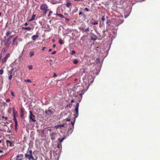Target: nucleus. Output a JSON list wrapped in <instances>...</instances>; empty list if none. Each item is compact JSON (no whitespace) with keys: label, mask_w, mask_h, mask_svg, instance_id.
Wrapping results in <instances>:
<instances>
[{"label":"nucleus","mask_w":160,"mask_h":160,"mask_svg":"<svg viewBox=\"0 0 160 160\" xmlns=\"http://www.w3.org/2000/svg\"><path fill=\"white\" fill-rule=\"evenodd\" d=\"M25 156L28 160H37V159L34 158L32 155V151L31 150L28 149Z\"/></svg>","instance_id":"1"},{"label":"nucleus","mask_w":160,"mask_h":160,"mask_svg":"<svg viewBox=\"0 0 160 160\" xmlns=\"http://www.w3.org/2000/svg\"><path fill=\"white\" fill-rule=\"evenodd\" d=\"M79 106V103H77L75 106V108L74 110L75 114L74 115V120L73 122H71V124L72 125L73 128H74V125L75 123V121L76 118L78 116V107Z\"/></svg>","instance_id":"2"},{"label":"nucleus","mask_w":160,"mask_h":160,"mask_svg":"<svg viewBox=\"0 0 160 160\" xmlns=\"http://www.w3.org/2000/svg\"><path fill=\"white\" fill-rule=\"evenodd\" d=\"M13 38V35H11L9 37L7 38L6 39L5 38V40L4 41L5 42V45L6 47H8L10 45L11 43V40Z\"/></svg>","instance_id":"3"},{"label":"nucleus","mask_w":160,"mask_h":160,"mask_svg":"<svg viewBox=\"0 0 160 160\" xmlns=\"http://www.w3.org/2000/svg\"><path fill=\"white\" fill-rule=\"evenodd\" d=\"M29 113H30V115L29 116V118L32 121L34 122H35L36 121L35 120V116H34L31 111H29Z\"/></svg>","instance_id":"4"},{"label":"nucleus","mask_w":160,"mask_h":160,"mask_svg":"<svg viewBox=\"0 0 160 160\" xmlns=\"http://www.w3.org/2000/svg\"><path fill=\"white\" fill-rule=\"evenodd\" d=\"M50 107H49L47 110H46L45 111V113L48 116H50L51 115L53 114V112L52 110L50 109Z\"/></svg>","instance_id":"5"},{"label":"nucleus","mask_w":160,"mask_h":160,"mask_svg":"<svg viewBox=\"0 0 160 160\" xmlns=\"http://www.w3.org/2000/svg\"><path fill=\"white\" fill-rule=\"evenodd\" d=\"M51 136V139L52 141H54L57 137V134L56 132H53L49 134Z\"/></svg>","instance_id":"6"},{"label":"nucleus","mask_w":160,"mask_h":160,"mask_svg":"<svg viewBox=\"0 0 160 160\" xmlns=\"http://www.w3.org/2000/svg\"><path fill=\"white\" fill-rule=\"evenodd\" d=\"M18 37L17 36L15 38H14L13 39L12 44L14 47H16L17 45L18 42L17 39H18Z\"/></svg>","instance_id":"7"},{"label":"nucleus","mask_w":160,"mask_h":160,"mask_svg":"<svg viewBox=\"0 0 160 160\" xmlns=\"http://www.w3.org/2000/svg\"><path fill=\"white\" fill-rule=\"evenodd\" d=\"M10 57V54L9 53H8L6 54V55L5 56L4 58H3L2 60V63H4L7 60V59L8 58Z\"/></svg>","instance_id":"8"},{"label":"nucleus","mask_w":160,"mask_h":160,"mask_svg":"<svg viewBox=\"0 0 160 160\" xmlns=\"http://www.w3.org/2000/svg\"><path fill=\"white\" fill-rule=\"evenodd\" d=\"M90 23L92 25H98V21L94 20V19L92 18L90 20Z\"/></svg>","instance_id":"9"},{"label":"nucleus","mask_w":160,"mask_h":160,"mask_svg":"<svg viewBox=\"0 0 160 160\" xmlns=\"http://www.w3.org/2000/svg\"><path fill=\"white\" fill-rule=\"evenodd\" d=\"M48 5L46 4H43L41 5L40 7V9L41 10L43 9H48Z\"/></svg>","instance_id":"10"},{"label":"nucleus","mask_w":160,"mask_h":160,"mask_svg":"<svg viewBox=\"0 0 160 160\" xmlns=\"http://www.w3.org/2000/svg\"><path fill=\"white\" fill-rule=\"evenodd\" d=\"M13 119L15 122V125H18V121L15 116V108H13Z\"/></svg>","instance_id":"11"},{"label":"nucleus","mask_w":160,"mask_h":160,"mask_svg":"<svg viewBox=\"0 0 160 160\" xmlns=\"http://www.w3.org/2000/svg\"><path fill=\"white\" fill-rule=\"evenodd\" d=\"M23 155H18L16 156V160H23Z\"/></svg>","instance_id":"12"},{"label":"nucleus","mask_w":160,"mask_h":160,"mask_svg":"<svg viewBox=\"0 0 160 160\" xmlns=\"http://www.w3.org/2000/svg\"><path fill=\"white\" fill-rule=\"evenodd\" d=\"M84 90H82L81 91V93H79L78 94V95H79V96H80V98H79V99L78 100V102H81V99L82 98V95H83L84 94Z\"/></svg>","instance_id":"13"},{"label":"nucleus","mask_w":160,"mask_h":160,"mask_svg":"<svg viewBox=\"0 0 160 160\" xmlns=\"http://www.w3.org/2000/svg\"><path fill=\"white\" fill-rule=\"evenodd\" d=\"M20 111H21V117L22 118H24V109L23 108H21V109H20Z\"/></svg>","instance_id":"14"},{"label":"nucleus","mask_w":160,"mask_h":160,"mask_svg":"<svg viewBox=\"0 0 160 160\" xmlns=\"http://www.w3.org/2000/svg\"><path fill=\"white\" fill-rule=\"evenodd\" d=\"M66 138V136H64V137L62 138V139H60L59 138H58V141L59 142V143H61L62 144V142Z\"/></svg>","instance_id":"15"},{"label":"nucleus","mask_w":160,"mask_h":160,"mask_svg":"<svg viewBox=\"0 0 160 160\" xmlns=\"http://www.w3.org/2000/svg\"><path fill=\"white\" fill-rule=\"evenodd\" d=\"M39 37V36L37 35H33L32 37L31 38L33 40L35 41Z\"/></svg>","instance_id":"16"},{"label":"nucleus","mask_w":160,"mask_h":160,"mask_svg":"<svg viewBox=\"0 0 160 160\" xmlns=\"http://www.w3.org/2000/svg\"><path fill=\"white\" fill-rule=\"evenodd\" d=\"M22 28L24 30H27L28 31H30L31 30H33V28H32L28 27H22Z\"/></svg>","instance_id":"17"},{"label":"nucleus","mask_w":160,"mask_h":160,"mask_svg":"<svg viewBox=\"0 0 160 160\" xmlns=\"http://www.w3.org/2000/svg\"><path fill=\"white\" fill-rule=\"evenodd\" d=\"M41 10L42 11L43 15H44L46 14L47 12L49 10V9H48H48H42Z\"/></svg>","instance_id":"18"},{"label":"nucleus","mask_w":160,"mask_h":160,"mask_svg":"<svg viewBox=\"0 0 160 160\" xmlns=\"http://www.w3.org/2000/svg\"><path fill=\"white\" fill-rule=\"evenodd\" d=\"M66 5L67 7L68 8H71L72 7V4L69 1H68L66 2Z\"/></svg>","instance_id":"19"},{"label":"nucleus","mask_w":160,"mask_h":160,"mask_svg":"<svg viewBox=\"0 0 160 160\" xmlns=\"http://www.w3.org/2000/svg\"><path fill=\"white\" fill-rule=\"evenodd\" d=\"M13 70V69H12L10 71V72H9V73H10V76H9V77H8V79L9 80H11L12 78V71Z\"/></svg>","instance_id":"20"},{"label":"nucleus","mask_w":160,"mask_h":160,"mask_svg":"<svg viewBox=\"0 0 160 160\" xmlns=\"http://www.w3.org/2000/svg\"><path fill=\"white\" fill-rule=\"evenodd\" d=\"M12 32H10L9 31H7V32L5 34L6 36L4 37V38H6V37H8L10 35L11 33Z\"/></svg>","instance_id":"21"},{"label":"nucleus","mask_w":160,"mask_h":160,"mask_svg":"<svg viewBox=\"0 0 160 160\" xmlns=\"http://www.w3.org/2000/svg\"><path fill=\"white\" fill-rule=\"evenodd\" d=\"M35 17H36L35 14H33L32 17L31 18V19H30L29 20V22H31V21H32L33 20H35Z\"/></svg>","instance_id":"22"},{"label":"nucleus","mask_w":160,"mask_h":160,"mask_svg":"<svg viewBox=\"0 0 160 160\" xmlns=\"http://www.w3.org/2000/svg\"><path fill=\"white\" fill-rule=\"evenodd\" d=\"M6 142L7 145H8L9 146H12V143L9 140H7Z\"/></svg>","instance_id":"23"},{"label":"nucleus","mask_w":160,"mask_h":160,"mask_svg":"<svg viewBox=\"0 0 160 160\" xmlns=\"http://www.w3.org/2000/svg\"><path fill=\"white\" fill-rule=\"evenodd\" d=\"M86 27V26H85L84 24H82L81 26L79 28V30H81L83 29H85V27Z\"/></svg>","instance_id":"24"},{"label":"nucleus","mask_w":160,"mask_h":160,"mask_svg":"<svg viewBox=\"0 0 160 160\" xmlns=\"http://www.w3.org/2000/svg\"><path fill=\"white\" fill-rule=\"evenodd\" d=\"M90 31V29L89 27H88L86 28H85V32H86V33L88 34V32H89Z\"/></svg>","instance_id":"25"},{"label":"nucleus","mask_w":160,"mask_h":160,"mask_svg":"<svg viewBox=\"0 0 160 160\" xmlns=\"http://www.w3.org/2000/svg\"><path fill=\"white\" fill-rule=\"evenodd\" d=\"M34 52L33 51H31L29 52V55L31 57H32L34 55Z\"/></svg>","instance_id":"26"},{"label":"nucleus","mask_w":160,"mask_h":160,"mask_svg":"<svg viewBox=\"0 0 160 160\" xmlns=\"http://www.w3.org/2000/svg\"><path fill=\"white\" fill-rule=\"evenodd\" d=\"M56 15L57 16H59L61 18H64L62 14H58V13H57L56 14Z\"/></svg>","instance_id":"27"},{"label":"nucleus","mask_w":160,"mask_h":160,"mask_svg":"<svg viewBox=\"0 0 160 160\" xmlns=\"http://www.w3.org/2000/svg\"><path fill=\"white\" fill-rule=\"evenodd\" d=\"M24 81L26 82H32L31 80L29 79H25Z\"/></svg>","instance_id":"28"},{"label":"nucleus","mask_w":160,"mask_h":160,"mask_svg":"<svg viewBox=\"0 0 160 160\" xmlns=\"http://www.w3.org/2000/svg\"><path fill=\"white\" fill-rule=\"evenodd\" d=\"M59 42L61 44H64V42H63V40L61 39H60L59 40Z\"/></svg>","instance_id":"29"},{"label":"nucleus","mask_w":160,"mask_h":160,"mask_svg":"<svg viewBox=\"0 0 160 160\" xmlns=\"http://www.w3.org/2000/svg\"><path fill=\"white\" fill-rule=\"evenodd\" d=\"M73 63L75 64H77L78 63V61L77 59H75L73 61Z\"/></svg>","instance_id":"30"},{"label":"nucleus","mask_w":160,"mask_h":160,"mask_svg":"<svg viewBox=\"0 0 160 160\" xmlns=\"http://www.w3.org/2000/svg\"><path fill=\"white\" fill-rule=\"evenodd\" d=\"M57 147L58 148H60L62 147V144L58 143L57 145Z\"/></svg>","instance_id":"31"},{"label":"nucleus","mask_w":160,"mask_h":160,"mask_svg":"<svg viewBox=\"0 0 160 160\" xmlns=\"http://www.w3.org/2000/svg\"><path fill=\"white\" fill-rule=\"evenodd\" d=\"M28 68L29 69V70H32L33 69V67L32 66H28Z\"/></svg>","instance_id":"32"},{"label":"nucleus","mask_w":160,"mask_h":160,"mask_svg":"<svg viewBox=\"0 0 160 160\" xmlns=\"http://www.w3.org/2000/svg\"><path fill=\"white\" fill-rule=\"evenodd\" d=\"M73 129V127L72 128L70 127L68 128V132L69 133L70 132V130H72Z\"/></svg>","instance_id":"33"},{"label":"nucleus","mask_w":160,"mask_h":160,"mask_svg":"<svg viewBox=\"0 0 160 160\" xmlns=\"http://www.w3.org/2000/svg\"><path fill=\"white\" fill-rule=\"evenodd\" d=\"M79 17H80V16H85V15L82 12H80L79 13Z\"/></svg>","instance_id":"34"},{"label":"nucleus","mask_w":160,"mask_h":160,"mask_svg":"<svg viewBox=\"0 0 160 160\" xmlns=\"http://www.w3.org/2000/svg\"><path fill=\"white\" fill-rule=\"evenodd\" d=\"M52 11H50L49 12V14H48V17H49L50 16V15H51L52 14Z\"/></svg>","instance_id":"35"},{"label":"nucleus","mask_w":160,"mask_h":160,"mask_svg":"<svg viewBox=\"0 0 160 160\" xmlns=\"http://www.w3.org/2000/svg\"><path fill=\"white\" fill-rule=\"evenodd\" d=\"M3 73V69L0 70V75H2Z\"/></svg>","instance_id":"36"},{"label":"nucleus","mask_w":160,"mask_h":160,"mask_svg":"<svg viewBox=\"0 0 160 160\" xmlns=\"http://www.w3.org/2000/svg\"><path fill=\"white\" fill-rule=\"evenodd\" d=\"M105 20V16H103L102 17V21H104Z\"/></svg>","instance_id":"37"},{"label":"nucleus","mask_w":160,"mask_h":160,"mask_svg":"<svg viewBox=\"0 0 160 160\" xmlns=\"http://www.w3.org/2000/svg\"><path fill=\"white\" fill-rule=\"evenodd\" d=\"M59 127H60L59 125H57V126H55L54 127V128L56 129L58 128Z\"/></svg>","instance_id":"38"},{"label":"nucleus","mask_w":160,"mask_h":160,"mask_svg":"<svg viewBox=\"0 0 160 160\" xmlns=\"http://www.w3.org/2000/svg\"><path fill=\"white\" fill-rule=\"evenodd\" d=\"M67 106H69L70 108H71L72 107V104H69L67 105Z\"/></svg>","instance_id":"39"},{"label":"nucleus","mask_w":160,"mask_h":160,"mask_svg":"<svg viewBox=\"0 0 160 160\" xmlns=\"http://www.w3.org/2000/svg\"><path fill=\"white\" fill-rule=\"evenodd\" d=\"M84 10L85 11H87V12H88V11H89V9H88V8H84Z\"/></svg>","instance_id":"40"},{"label":"nucleus","mask_w":160,"mask_h":160,"mask_svg":"<svg viewBox=\"0 0 160 160\" xmlns=\"http://www.w3.org/2000/svg\"><path fill=\"white\" fill-rule=\"evenodd\" d=\"M91 39L92 40H94V41H95L96 40V39L94 38H93V37H91Z\"/></svg>","instance_id":"41"},{"label":"nucleus","mask_w":160,"mask_h":160,"mask_svg":"<svg viewBox=\"0 0 160 160\" xmlns=\"http://www.w3.org/2000/svg\"><path fill=\"white\" fill-rule=\"evenodd\" d=\"M18 125H15V129L16 131L18 129Z\"/></svg>","instance_id":"42"},{"label":"nucleus","mask_w":160,"mask_h":160,"mask_svg":"<svg viewBox=\"0 0 160 160\" xmlns=\"http://www.w3.org/2000/svg\"><path fill=\"white\" fill-rule=\"evenodd\" d=\"M10 99H7L6 100V102H10Z\"/></svg>","instance_id":"43"},{"label":"nucleus","mask_w":160,"mask_h":160,"mask_svg":"<svg viewBox=\"0 0 160 160\" xmlns=\"http://www.w3.org/2000/svg\"><path fill=\"white\" fill-rule=\"evenodd\" d=\"M75 53V51H72V52H71V54H74Z\"/></svg>","instance_id":"44"},{"label":"nucleus","mask_w":160,"mask_h":160,"mask_svg":"<svg viewBox=\"0 0 160 160\" xmlns=\"http://www.w3.org/2000/svg\"><path fill=\"white\" fill-rule=\"evenodd\" d=\"M65 125H66V124H64L62 125H59L60 127H64Z\"/></svg>","instance_id":"45"},{"label":"nucleus","mask_w":160,"mask_h":160,"mask_svg":"<svg viewBox=\"0 0 160 160\" xmlns=\"http://www.w3.org/2000/svg\"><path fill=\"white\" fill-rule=\"evenodd\" d=\"M56 52V51H54V52H52V54H55Z\"/></svg>","instance_id":"46"},{"label":"nucleus","mask_w":160,"mask_h":160,"mask_svg":"<svg viewBox=\"0 0 160 160\" xmlns=\"http://www.w3.org/2000/svg\"><path fill=\"white\" fill-rule=\"evenodd\" d=\"M11 94L12 96H13V97H15V95L14 94V93L13 92H11Z\"/></svg>","instance_id":"47"},{"label":"nucleus","mask_w":160,"mask_h":160,"mask_svg":"<svg viewBox=\"0 0 160 160\" xmlns=\"http://www.w3.org/2000/svg\"><path fill=\"white\" fill-rule=\"evenodd\" d=\"M65 120H66L68 121H70L71 120V119L70 118H67V119H65Z\"/></svg>","instance_id":"48"},{"label":"nucleus","mask_w":160,"mask_h":160,"mask_svg":"<svg viewBox=\"0 0 160 160\" xmlns=\"http://www.w3.org/2000/svg\"><path fill=\"white\" fill-rule=\"evenodd\" d=\"M85 28L82 29V30H81V31H82V32H85Z\"/></svg>","instance_id":"49"},{"label":"nucleus","mask_w":160,"mask_h":160,"mask_svg":"<svg viewBox=\"0 0 160 160\" xmlns=\"http://www.w3.org/2000/svg\"><path fill=\"white\" fill-rule=\"evenodd\" d=\"M65 19H66V20H67V22H68L69 21V19H68L66 18H65Z\"/></svg>","instance_id":"50"},{"label":"nucleus","mask_w":160,"mask_h":160,"mask_svg":"<svg viewBox=\"0 0 160 160\" xmlns=\"http://www.w3.org/2000/svg\"><path fill=\"white\" fill-rule=\"evenodd\" d=\"M57 76V75L55 73H54V75H53V77H56Z\"/></svg>","instance_id":"51"},{"label":"nucleus","mask_w":160,"mask_h":160,"mask_svg":"<svg viewBox=\"0 0 160 160\" xmlns=\"http://www.w3.org/2000/svg\"><path fill=\"white\" fill-rule=\"evenodd\" d=\"M28 23L27 22H26L24 24V25L25 26H27L28 25Z\"/></svg>","instance_id":"52"},{"label":"nucleus","mask_w":160,"mask_h":160,"mask_svg":"<svg viewBox=\"0 0 160 160\" xmlns=\"http://www.w3.org/2000/svg\"><path fill=\"white\" fill-rule=\"evenodd\" d=\"M74 100H72L70 102L71 103H73L74 102Z\"/></svg>","instance_id":"53"},{"label":"nucleus","mask_w":160,"mask_h":160,"mask_svg":"<svg viewBox=\"0 0 160 160\" xmlns=\"http://www.w3.org/2000/svg\"><path fill=\"white\" fill-rule=\"evenodd\" d=\"M5 119L6 120H8V117H5Z\"/></svg>","instance_id":"54"},{"label":"nucleus","mask_w":160,"mask_h":160,"mask_svg":"<svg viewBox=\"0 0 160 160\" xmlns=\"http://www.w3.org/2000/svg\"><path fill=\"white\" fill-rule=\"evenodd\" d=\"M17 115V112H15V116L16 117L15 115Z\"/></svg>","instance_id":"55"},{"label":"nucleus","mask_w":160,"mask_h":160,"mask_svg":"<svg viewBox=\"0 0 160 160\" xmlns=\"http://www.w3.org/2000/svg\"><path fill=\"white\" fill-rule=\"evenodd\" d=\"M46 48V47H43L42 48V50H44Z\"/></svg>","instance_id":"56"},{"label":"nucleus","mask_w":160,"mask_h":160,"mask_svg":"<svg viewBox=\"0 0 160 160\" xmlns=\"http://www.w3.org/2000/svg\"><path fill=\"white\" fill-rule=\"evenodd\" d=\"M56 47V45L55 44H54L53 45V47H54V48H55Z\"/></svg>","instance_id":"57"},{"label":"nucleus","mask_w":160,"mask_h":160,"mask_svg":"<svg viewBox=\"0 0 160 160\" xmlns=\"http://www.w3.org/2000/svg\"><path fill=\"white\" fill-rule=\"evenodd\" d=\"M52 130L51 129H48V131H51Z\"/></svg>","instance_id":"58"},{"label":"nucleus","mask_w":160,"mask_h":160,"mask_svg":"<svg viewBox=\"0 0 160 160\" xmlns=\"http://www.w3.org/2000/svg\"><path fill=\"white\" fill-rule=\"evenodd\" d=\"M3 152L0 149V153L2 152Z\"/></svg>","instance_id":"59"},{"label":"nucleus","mask_w":160,"mask_h":160,"mask_svg":"<svg viewBox=\"0 0 160 160\" xmlns=\"http://www.w3.org/2000/svg\"><path fill=\"white\" fill-rule=\"evenodd\" d=\"M5 118V117H4V116H2V118Z\"/></svg>","instance_id":"60"},{"label":"nucleus","mask_w":160,"mask_h":160,"mask_svg":"<svg viewBox=\"0 0 160 160\" xmlns=\"http://www.w3.org/2000/svg\"><path fill=\"white\" fill-rule=\"evenodd\" d=\"M73 131V130H72V131H71V132H70V134H71V133H72V132Z\"/></svg>","instance_id":"61"},{"label":"nucleus","mask_w":160,"mask_h":160,"mask_svg":"<svg viewBox=\"0 0 160 160\" xmlns=\"http://www.w3.org/2000/svg\"><path fill=\"white\" fill-rule=\"evenodd\" d=\"M1 13L0 12V16H1Z\"/></svg>","instance_id":"62"},{"label":"nucleus","mask_w":160,"mask_h":160,"mask_svg":"<svg viewBox=\"0 0 160 160\" xmlns=\"http://www.w3.org/2000/svg\"><path fill=\"white\" fill-rule=\"evenodd\" d=\"M2 50H5V49H4V48Z\"/></svg>","instance_id":"63"},{"label":"nucleus","mask_w":160,"mask_h":160,"mask_svg":"<svg viewBox=\"0 0 160 160\" xmlns=\"http://www.w3.org/2000/svg\"><path fill=\"white\" fill-rule=\"evenodd\" d=\"M49 50H52V49H50Z\"/></svg>","instance_id":"64"}]
</instances>
